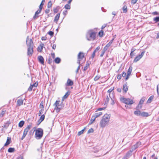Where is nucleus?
Instances as JSON below:
<instances>
[{"instance_id": "nucleus-1", "label": "nucleus", "mask_w": 159, "mask_h": 159, "mask_svg": "<svg viewBox=\"0 0 159 159\" xmlns=\"http://www.w3.org/2000/svg\"><path fill=\"white\" fill-rule=\"evenodd\" d=\"M26 43L28 47L27 54L30 56L33 52L34 44L32 40L30 38L29 36L27 37Z\"/></svg>"}, {"instance_id": "nucleus-2", "label": "nucleus", "mask_w": 159, "mask_h": 159, "mask_svg": "<svg viewBox=\"0 0 159 159\" xmlns=\"http://www.w3.org/2000/svg\"><path fill=\"white\" fill-rule=\"evenodd\" d=\"M111 115L110 114H105L102 117L100 122V125L101 127L104 128L109 124Z\"/></svg>"}, {"instance_id": "nucleus-3", "label": "nucleus", "mask_w": 159, "mask_h": 159, "mask_svg": "<svg viewBox=\"0 0 159 159\" xmlns=\"http://www.w3.org/2000/svg\"><path fill=\"white\" fill-rule=\"evenodd\" d=\"M96 34V33L93 30H89L86 34V39L89 41L93 40L95 38Z\"/></svg>"}, {"instance_id": "nucleus-4", "label": "nucleus", "mask_w": 159, "mask_h": 159, "mask_svg": "<svg viewBox=\"0 0 159 159\" xmlns=\"http://www.w3.org/2000/svg\"><path fill=\"white\" fill-rule=\"evenodd\" d=\"M43 134V130L41 128H38L35 130V137L37 139H41Z\"/></svg>"}, {"instance_id": "nucleus-5", "label": "nucleus", "mask_w": 159, "mask_h": 159, "mask_svg": "<svg viewBox=\"0 0 159 159\" xmlns=\"http://www.w3.org/2000/svg\"><path fill=\"white\" fill-rule=\"evenodd\" d=\"M62 104V102H60L59 101H57L54 104V105L55 106V109L56 110L57 112H59L63 107Z\"/></svg>"}, {"instance_id": "nucleus-6", "label": "nucleus", "mask_w": 159, "mask_h": 159, "mask_svg": "<svg viewBox=\"0 0 159 159\" xmlns=\"http://www.w3.org/2000/svg\"><path fill=\"white\" fill-rule=\"evenodd\" d=\"M120 100L122 102L127 105H132L134 103L133 100L129 98H121Z\"/></svg>"}, {"instance_id": "nucleus-7", "label": "nucleus", "mask_w": 159, "mask_h": 159, "mask_svg": "<svg viewBox=\"0 0 159 159\" xmlns=\"http://www.w3.org/2000/svg\"><path fill=\"white\" fill-rule=\"evenodd\" d=\"M145 53L144 51L142 52L140 54L136 57L134 60V62H136L139 61L143 56Z\"/></svg>"}, {"instance_id": "nucleus-8", "label": "nucleus", "mask_w": 159, "mask_h": 159, "mask_svg": "<svg viewBox=\"0 0 159 159\" xmlns=\"http://www.w3.org/2000/svg\"><path fill=\"white\" fill-rule=\"evenodd\" d=\"M84 57V53L80 52L79 53L78 55V61L77 63L79 64H80V61L83 59Z\"/></svg>"}, {"instance_id": "nucleus-9", "label": "nucleus", "mask_w": 159, "mask_h": 159, "mask_svg": "<svg viewBox=\"0 0 159 159\" xmlns=\"http://www.w3.org/2000/svg\"><path fill=\"white\" fill-rule=\"evenodd\" d=\"M145 100V98L144 97L142 98L140 100L139 103L136 107L137 109H140L142 107V104H143L144 100Z\"/></svg>"}, {"instance_id": "nucleus-10", "label": "nucleus", "mask_w": 159, "mask_h": 159, "mask_svg": "<svg viewBox=\"0 0 159 159\" xmlns=\"http://www.w3.org/2000/svg\"><path fill=\"white\" fill-rule=\"evenodd\" d=\"M132 70V67L131 66H130L128 70L127 74V76L125 78L126 80L128 79L129 76L130 75Z\"/></svg>"}, {"instance_id": "nucleus-11", "label": "nucleus", "mask_w": 159, "mask_h": 159, "mask_svg": "<svg viewBox=\"0 0 159 159\" xmlns=\"http://www.w3.org/2000/svg\"><path fill=\"white\" fill-rule=\"evenodd\" d=\"M114 89V87H111L110 89L109 90H108L107 91V92L109 93V96L111 98V99H112V97H113V92H112H112V91Z\"/></svg>"}, {"instance_id": "nucleus-12", "label": "nucleus", "mask_w": 159, "mask_h": 159, "mask_svg": "<svg viewBox=\"0 0 159 159\" xmlns=\"http://www.w3.org/2000/svg\"><path fill=\"white\" fill-rule=\"evenodd\" d=\"M39 62L41 64L43 65L44 63V60L42 56H39L38 57Z\"/></svg>"}, {"instance_id": "nucleus-13", "label": "nucleus", "mask_w": 159, "mask_h": 159, "mask_svg": "<svg viewBox=\"0 0 159 159\" xmlns=\"http://www.w3.org/2000/svg\"><path fill=\"white\" fill-rule=\"evenodd\" d=\"M73 84V81L69 79L67 80V82L66 84V86H70L72 85Z\"/></svg>"}, {"instance_id": "nucleus-14", "label": "nucleus", "mask_w": 159, "mask_h": 159, "mask_svg": "<svg viewBox=\"0 0 159 159\" xmlns=\"http://www.w3.org/2000/svg\"><path fill=\"white\" fill-rule=\"evenodd\" d=\"M41 11L38 9L35 13L34 15L33 16V18L34 19H36V18H37L39 17L38 15L39 14Z\"/></svg>"}, {"instance_id": "nucleus-15", "label": "nucleus", "mask_w": 159, "mask_h": 159, "mask_svg": "<svg viewBox=\"0 0 159 159\" xmlns=\"http://www.w3.org/2000/svg\"><path fill=\"white\" fill-rule=\"evenodd\" d=\"M31 125H28L24 129V133L27 134L28 131L29 130V129L31 127Z\"/></svg>"}, {"instance_id": "nucleus-16", "label": "nucleus", "mask_w": 159, "mask_h": 159, "mask_svg": "<svg viewBox=\"0 0 159 159\" xmlns=\"http://www.w3.org/2000/svg\"><path fill=\"white\" fill-rule=\"evenodd\" d=\"M23 99H18L17 102V105L18 106H20L23 104Z\"/></svg>"}, {"instance_id": "nucleus-17", "label": "nucleus", "mask_w": 159, "mask_h": 159, "mask_svg": "<svg viewBox=\"0 0 159 159\" xmlns=\"http://www.w3.org/2000/svg\"><path fill=\"white\" fill-rule=\"evenodd\" d=\"M102 112H97L95 113L93 116L95 118H97L102 115Z\"/></svg>"}, {"instance_id": "nucleus-18", "label": "nucleus", "mask_w": 159, "mask_h": 159, "mask_svg": "<svg viewBox=\"0 0 159 159\" xmlns=\"http://www.w3.org/2000/svg\"><path fill=\"white\" fill-rule=\"evenodd\" d=\"M128 87L127 86V83H126L125 84H124L123 86V89L125 92L126 93L127 92V91L128 90Z\"/></svg>"}, {"instance_id": "nucleus-19", "label": "nucleus", "mask_w": 159, "mask_h": 159, "mask_svg": "<svg viewBox=\"0 0 159 159\" xmlns=\"http://www.w3.org/2000/svg\"><path fill=\"white\" fill-rule=\"evenodd\" d=\"M131 155V152H128L126 155L123 157V159H127Z\"/></svg>"}, {"instance_id": "nucleus-20", "label": "nucleus", "mask_w": 159, "mask_h": 159, "mask_svg": "<svg viewBox=\"0 0 159 159\" xmlns=\"http://www.w3.org/2000/svg\"><path fill=\"white\" fill-rule=\"evenodd\" d=\"M60 14L58 13L57 15L55 16V18L54 19V21L56 23H57L58 20H59L60 17Z\"/></svg>"}, {"instance_id": "nucleus-21", "label": "nucleus", "mask_w": 159, "mask_h": 159, "mask_svg": "<svg viewBox=\"0 0 159 159\" xmlns=\"http://www.w3.org/2000/svg\"><path fill=\"white\" fill-rule=\"evenodd\" d=\"M114 40V38L112 39L106 45L105 48H106L107 49L108 48Z\"/></svg>"}, {"instance_id": "nucleus-22", "label": "nucleus", "mask_w": 159, "mask_h": 159, "mask_svg": "<svg viewBox=\"0 0 159 159\" xmlns=\"http://www.w3.org/2000/svg\"><path fill=\"white\" fill-rule=\"evenodd\" d=\"M70 93H69L68 92H67L63 96L62 98V101H63L65 99H66L67 97L69 95Z\"/></svg>"}, {"instance_id": "nucleus-23", "label": "nucleus", "mask_w": 159, "mask_h": 159, "mask_svg": "<svg viewBox=\"0 0 159 159\" xmlns=\"http://www.w3.org/2000/svg\"><path fill=\"white\" fill-rule=\"evenodd\" d=\"M11 138H9L8 137L7 141L6 143L4 144V146H6L7 145H9L10 143H11Z\"/></svg>"}, {"instance_id": "nucleus-24", "label": "nucleus", "mask_w": 159, "mask_h": 159, "mask_svg": "<svg viewBox=\"0 0 159 159\" xmlns=\"http://www.w3.org/2000/svg\"><path fill=\"white\" fill-rule=\"evenodd\" d=\"M44 45L43 44H41L38 47V51L40 52H41L43 50V46Z\"/></svg>"}, {"instance_id": "nucleus-25", "label": "nucleus", "mask_w": 159, "mask_h": 159, "mask_svg": "<svg viewBox=\"0 0 159 159\" xmlns=\"http://www.w3.org/2000/svg\"><path fill=\"white\" fill-rule=\"evenodd\" d=\"M95 119H96V118L95 117H94V116H93L89 122V124L91 125V124H92L93 123V122L95 120Z\"/></svg>"}, {"instance_id": "nucleus-26", "label": "nucleus", "mask_w": 159, "mask_h": 159, "mask_svg": "<svg viewBox=\"0 0 159 159\" xmlns=\"http://www.w3.org/2000/svg\"><path fill=\"white\" fill-rule=\"evenodd\" d=\"M61 61V59L59 57H57L54 60L55 62L57 64L60 63Z\"/></svg>"}, {"instance_id": "nucleus-27", "label": "nucleus", "mask_w": 159, "mask_h": 159, "mask_svg": "<svg viewBox=\"0 0 159 159\" xmlns=\"http://www.w3.org/2000/svg\"><path fill=\"white\" fill-rule=\"evenodd\" d=\"M141 111L139 110L134 111V114L137 116H141Z\"/></svg>"}, {"instance_id": "nucleus-28", "label": "nucleus", "mask_w": 159, "mask_h": 159, "mask_svg": "<svg viewBox=\"0 0 159 159\" xmlns=\"http://www.w3.org/2000/svg\"><path fill=\"white\" fill-rule=\"evenodd\" d=\"M107 50V49L106 48H104L102 52V53L100 54V56L101 57H102L103 56L104 54L105 53L106 51Z\"/></svg>"}, {"instance_id": "nucleus-29", "label": "nucleus", "mask_w": 159, "mask_h": 159, "mask_svg": "<svg viewBox=\"0 0 159 159\" xmlns=\"http://www.w3.org/2000/svg\"><path fill=\"white\" fill-rule=\"evenodd\" d=\"M64 7L66 9H70V4L68 3Z\"/></svg>"}, {"instance_id": "nucleus-30", "label": "nucleus", "mask_w": 159, "mask_h": 159, "mask_svg": "<svg viewBox=\"0 0 159 159\" xmlns=\"http://www.w3.org/2000/svg\"><path fill=\"white\" fill-rule=\"evenodd\" d=\"M141 116H143L147 117L149 116V115H148V113L145 112H142V113H141Z\"/></svg>"}, {"instance_id": "nucleus-31", "label": "nucleus", "mask_w": 159, "mask_h": 159, "mask_svg": "<svg viewBox=\"0 0 159 159\" xmlns=\"http://www.w3.org/2000/svg\"><path fill=\"white\" fill-rule=\"evenodd\" d=\"M24 121L22 120L19 123V126L20 127H22L24 125Z\"/></svg>"}, {"instance_id": "nucleus-32", "label": "nucleus", "mask_w": 159, "mask_h": 159, "mask_svg": "<svg viewBox=\"0 0 159 159\" xmlns=\"http://www.w3.org/2000/svg\"><path fill=\"white\" fill-rule=\"evenodd\" d=\"M153 20L155 23L159 22V16L156 17L153 19Z\"/></svg>"}, {"instance_id": "nucleus-33", "label": "nucleus", "mask_w": 159, "mask_h": 159, "mask_svg": "<svg viewBox=\"0 0 159 159\" xmlns=\"http://www.w3.org/2000/svg\"><path fill=\"white\" fill-rule=\"evenodd\" d=\"M127 6L125 5L123 7L122 10L124 13H126L127 12Z\"/></svg>"}, {"instance_id": "nucleus-34", "label": "nucleus", "mask_w": 159, "mask_h": 159, "mask_svg": "<svg viewBox=\"0 0 159 159\" xmlns=\"http://www.w3.org/2000/svg\"><path fill=\"white\" fill-rule=\"evenodd\" d=\"M45 118V115H41V116L39 119V121H40V122H42L44 119Z\"/></svg>"}, {"instance_id": "nucleus-35", "label": "nucleus", "mask_w": 159, "mask_h": 159, "mask_svg": "<svg viewBox=\"0 0 159 159\" xmlns=\"http://www.w3.org/2000/svg\"><path fill=\"white\" fill-rule=\"evenodd\" d=\"M153 96H150L148 98L147 101V102L148 103H150L151 102L152 100L153 99Z\"/></svg>"}, {"instance_id": "nucleus-36", "label": "nucleus", "mask_w": 159, "mask_h": 159, "mask_svg": "<svg viewBox=\"0 0 159 159\" xmlns=\"http://www.w3.org/2000/svg\"><path fill=\"white\" fill-rule=\"evenodd\" d=\"M15 150V149L14 148H9L8 150V152H12Z\"/></svg>"}, {"instance_id": "nucleus-37", "label": "nucleus", "mask_w": 159, "mask_h": 159, "mask_svg": "<svg viewBox=\"0 0 159 159\" xmlns=\"http://www.w3.org/2000/svg\"><path fill=\"white\" fill-rule=\"evenodd\" d=\"M141 143L139 142H138L135 145H134V149H135L136 148H137L138 147V146L140 145Z\"/></svg>"}, {"instance_id": "nucleus-38", "label": "nucleus", "mask_w": 159, "mask_h": 159, "mask_svg": "<svg viewBox=\"0 0 159 159\" xmlns=\"http://www.w3.org/2000/svg\"><path fill=\"white\" fill-rule=\"evenodd\" d=\"M84 129H82V130H81V131H79V132L78 133V136H80V135H81V134H82L83 133Z\"/></svg>"}, {"instance_id": "nucleus-39", "label": "nucleus", "mask_w": 159, "mask_h": 159, "mask_svg": "<svg viewBox=\"0 0 159 159\" xmlns=\"http://www.w3.org/2000/svg\"><path fill=\"white\" fill-rule=\"evenodd\" d=\"M52 4L51 1H50L48 3V8L51 7H52Z\"/></svg>"}, {"instance_id": "nucleus-40", "label": "nucleus", "mask_w": 159, "mask_h": 159, "mask_svg": "<svg viewBox=\"0 0 159 159\" xmlns=\"http://www.w3.org/2000/svg\"><path fill=\"white\" fill-rule=\"evenodd\" d=\"M103 33V31L102 30H101V31L99 33V35L102 37V36Z\"/></svg>"}, {"instance_id": "nucleus-41", "label": "nucleus", "mask_w": 159, "mask_h": 159, "mask_svg": "<svg viewBox=\"0 0 159 159\" xmlns=\"http://www.w3.org/2000/svg\"><path fill=\"white\" fill-rule=\"evenodd\" d=\"M100 78V76L97 75L94 78V80L96 81L98 80Z\"/></svg>"}, {"instance_id": "nucleus-42", "label": "nucleus", "mask_w": 159, "mask_h": 159, "mask_svg": "<svg viewBox=\"0 0 159 159\" xmlns=\"http://www.w3.org/2000/svg\"><path fill=\"white\" fill-rule=\"evenodd\" d=\"M40 107L41 108H42V109L44 107L43 103L42 102L40 103Z\"/></svg>"}, {"instance_id": "nucleus-43", "label": "nucleus", "mask_w": 159, "mask_h": 159, "mask_svg": "<svg viewBox=\"0 0 159 159\" xmlns=\"http://www.w3.org/2000/svg\"><path fill=\"white\" fill-rule=\"evenodd\" d=\"M43 109H42L41 110H39V116H40L41 115V114L43 113Z\"/></svg>"}, {"instance_id": "nucleus-44", "label": "nucleus", "mask_w": 159, "mask_h": 159, "mask_svg": "<svg viewBox=\"0 0 159 159\" xmlns=\"http://www.w3.org/2000/svg\"><path fill=\"white\" fill-rule=\"evenodd\" d=\"M137 1L138 0H131V3L133 4H134L136 3Z\"/></svg>"}, {"instance_id": "nucleus-45", "label": "nucleus", "mask_w": 159, "mask_h": 159, "mask_svg": "<svg viewBox=\"0 0 159 159\" xmlns=\"http://www.w3.org/2000/svg\"><path fill=\"white\" fill-rule=\"evenodd\" d=\"M93 132V129L91 128L89 129L88 131V133H92Z\"/></svg>"}, {"instance_id": "nucleus-46", "label": "nucleus", "mask_w": 159, "mask_h": 159, "mask_svg": "<svg viewBox=\"0 0 159 159\" xmlns=\"http://www.w3.org/2000/svg\"><path fill=\"white\" fill-rule=\"evenodd\" d=\"M43 5V4H40L39 6V9L41 11L42 9Z\"/></svg>"}, {"instance_id": "nucleus-47", "label": "nucleus", "mask_w": 159, "mask_h": 159, "mask_svg": "<svg viewBox=\"0 0 159 159\" xmlns=\"http://www.w3.org/2000/svg\"><path fill=\"white\" fill-rule=\"evenodd\" d=\"M48 34L50 36H52L53 35L54 33L52 31H50L48 32Z\"/></svg>"}, {"instance_id": "nucleus-48", "label": "nucleus", "mask_w": 159, "mask_h": 159, "mask_svg": "<svg viewBox=\"0 0 159 159\" xmlns=\"http://www.w3.org/2000/svg\"><path fill=\"white\" fill-rule=\"evenodd\" d=\"M33 88V86H32V85H31L28 88V90L29 91H31L32 89Z\"/></svg>"}, {"instance_id": "nucleus-49", "label": "nucleus", "mask_w": 159, "mask_h": 159, "mask_svg": "<svg viewBox=\"0 0 159 159\" xmlns=\"http://www.w3.org/2000/svg\"><path fill=\"white\" fill-rule=\"evenodd\" d=\"M134 55V52H131L130 53V56L131 58H132L133 57Z\"/></svg>"}, {"instance_id": "nucleus-50", "label": "nucleus", "mask_w": 159, "mask_h": 159, "mask_svg": "<svg viewBox=\"0 0 159 159\" xmlns=\"http://www.w3.org/2000/svg\"><path fill=\"white\" fill-rule=\"evenodd\" d=\"M26 134H26L23 132V136H22V137L21 138V140H23L25 138V137Z\"/></svg>"}, {"instance_id": "nucleus-51", "label": "nucleus", "mask_w": 159, "mask_h": 159, "mask_svg": "<svg viewBox=\"0 0 159 159\" xmlns=\"http://www.w3.org/2000/svg\"><path fill=\"white\" fill-rule=\"evenodd\" d=\"M17 159H24L23 157L22 156H20L19 157H18L17 158Z\"/></svg>"}, {"instance_id": "nucleus-52", "label": "nucleus", "mask_w": 159, "mask_h": 159, "mask_svg": "<svg viewBox=\"0 0 159 159\" xmlns=\"http://www.w3.org/2000/svg\"><path fill=\"white\" fill-rule=\"evenodd\" d=\"M96 51H94V52H93V54H92V58H93L95 56V53H96Z\"/></svg>"}, {"instance_id": "nucleus-53", "label": "nucleus", "mask_w": 159, "mask_h": 159, "mask_svg": "<svg viewBox=\"0 0 159 159\" xmlns=\"http://www.w3.org/2000/svg\"><path fill=\"white\" fill-rule=\"evenodd\" d=\"M67 13V11H64L63 12V14L64 16H66V15Z\"/></svg>"}, {"instance_id": "nucleus-54", "label": "nucleus", "mask_w": 159, "mask_h": 159, "mask_svg": "<svg viewBox=\"0 0 159 159\" xmlns=\"http://www.w3.org/2000/svg\"><path fill=\"white\" fill-rule=\"evenodd\" d=\"M105 109V108H104V107H103V108H98L97 110L98 111H100L101 110H104V109Z\"/></svg>"}, {"instance_id": "nucleus-55", "label": "nucleus", "mask_w": 159, "mask_h": 159, "mask_svg": "<svg viewBox=\"0 0 159 159\" xmlns=\"http://www.w3.org/2000/svg\"><path fill=\"white\" fill-rule=\"evenodd\" d=\"M45 12L46 13H48L50 12V10L49 9H46Z\"/></svg>"}, {"instance_id": "nucleus-56", "label": "nucleus", "mask_w": 159, "mask_h": 159, "mask_svg": "<svg viewBox=\"0 0 159 159\" xmlns=\"http://www.w3.org/2000/svg\"><path fill=\"white\" fill-rule=\"evenodd\" d=\"M157 93L159 94V84L157 85Z\"/></svg>"}, {"instance_id": "nucleus-57", "label": "nucleus", "mask_w": 159, "mask_h": 159, "mask_svg": "<svg viewBox=\"0 0 159 159\" xmlns=\"http://www.w3.org/2000/svg\"><path fill=\"white\" fill-rule=\"evenodd\" d=\"M127 76V75L126 73L125 72H123L122 74V76L123 77H126V76Z\"/></svg>"}, {"instance_id": "nucleus-58", "label": "nucleus", "mask_w": 159, "mask_h": 159, "mask_svg": "<svg viewBox=\"0 0 159 159\" xmlns=\"http://www.w3.org/2000/svg\"><path fill=\"white\" fill-rule=\"evenodd\" d=\"M100 47L98 46L97 47V48H96V49H95V50L94 51H96V52L97 51H98L100 49Z\"/></svg>"}, {"instance_id": "nucleus-59", "label": "nucleus", "mask_w": 159, "mask_h": 159, "mask_svg": "<svg viewBox=\"0 0 159 159\" xmlns=\"http://www.w3.org/2000/svg\"><path fill=\"white\" fill-rule=\"evenodd\" d=\"M136 50V49L134 48H132L131 49V52H134V51Z\"/></svg>"}, {"instance_id": "nucleus-60", "label": "nucleus", "mask_w": 159, "mask_h": 159, "mask_svg": "<svg viewBox=\"0 0 159 159\" xmlns=\"http://www.w3.org/2000/svg\"><path fill=\"white\" fill-rule=\"evenodd\" d=\"M37 85H38V84H36V83L34 84H33V85H32V86H33V87H36L37 86Z\"/></svg>"}, {"instance_id": "nucleus-61", "label": "nucleus", "mask_w": 159, "mask_h": 159, "mask_svg": "<svg viewBox=\"0 0 159 159\" xmlns=\"http://www.w3.org/2000/svg\"><path fill=\"white\" fill-rule=\"evenodd\" d=\"M117 91L118 92H119V93H120L121 91V89L120 88H118L117 89Z\"/></svg>"}, {"instance_id": "nucleus-62", "label": "nucleus", "mask_w": 159, "mask_h": 159, "mask_svg": "<svg viewBox=\"0 0 159 159\" xmlns=\"http://www.w3.org/2000/svg\"><path fill=\"white\" fill-rule=\"evenodd\" d=\"M52 48L53 49H55L56 48V45L55 44H53Z\"/></svg>"}, {"instance_id": "nucleus-63", "label": "nucleus", "mask_w": 159, "mask_h": 159, "mask_svg": "<svg viewBox=\"0 0 159 159\" xmlns=\"http://www.w3.org/2000/svg\"><path fill=\"white\" fill-rule=\"evenodd\" d=\"M121 75H118L117 76V79L119 80H120L121 79Z\"/></svg>"}, {"instance_id": "nucleus-64", "label": "nucleus", "mask_w": 159, "mask_h": 159, "mask_svg": "<svg viewBox=\"0 0 159 159\" xmlns=\"http://www.w3.org/2000/svg\"><path fill=\"white\" fill-rule=\"evenodd\" d=\"M159 38V33L157 34V36L156 37V39H158Z\"/></svg>"}]
</instances>
